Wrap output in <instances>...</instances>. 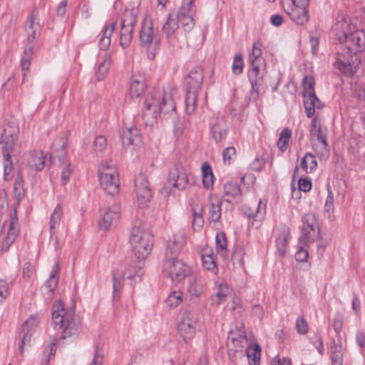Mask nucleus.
<instances>
[{"label":"nucleus","instance_id":"23","mask_svg":"<svg viewBox=\"0 0 365 365\" xmlns=\"http://www.w3.org/2000/svg\"><path fill=\"white\" fill-rule=\"evenodd\" d=\"M146 90L145 78L142 75L133 76L130 84V96L132 98H139Z\"/></svg>","mask_w":365,"mask_h":365},{"label":"nucleus","instance_id":"19","mask_svg":"<svg viewBox=\"0 0 365 365\" xmlns=\"http://www.w3.org/2000/svg\"><path fill=\"white\" fill-rule=\"evenodd\" d=\"M232 292V289L225 282H216L215 292L210 297L211 305L216 307L226 302L231 297Z\"/></svg>","mask_w":365,"mask_h":365},{"label":"nucleus","instance_id":"57","mask_svg":"<svg viewBox=\"0 0 365 365\" xmlns=\"http://www.w3.org/2000/svg\"><path fill=\"white\" fill-rule=\"evenodd\" d=\"M182 299V293L180 292H173L169 294L166 299L168 305L170 307H175L179 305Z\"/></svg>","mask_w":365,"mask_h":365},{"label":"nucleus","instance_id":"58","mask_svg":"<svg viewBox=\"0 0 365 365\" xmlns=\"http://www.w3.org/2000/svg\"><path fill=\"white\" fill-rule=\"evenodd\" d=\"M215 242L217 252H225L227 249V240L225 235L222 232L217 233L215 237Z\"/></svg>","mask_w":365,"mask_h":365},{"label":"nucleus","instance_id":"8","mask_svg":"<svg viewBox=\"0 0 365 365\" xmlns=\"http://www.w3.org/2000/svg\"><path fill=\"white\" fill-rule=\"evenodd\" d=\"M336 66L344 74L351 76L359 68L360 59L356 53L344 47L337 54Z\"/></svg>","mask_w":365,"mask_h":365},{"label":"nucleus","instance_id":"4","mask_svg":"<svg viewBox=\"0 0 365 365\" xmlns=\"http://www.w3.org/2000/svg\"><path fill=\"white\" fill-rule=\"evenodd\" d=\"M19 129L14 122L8 123L4 129V133L0 138V151L3 156L4 175L6 180H11L13 175V162L11 153H14L17 144Z\"/></svg>","mask_w":365,"mask_h":365},{"label":"nucleus","instance_id":"49","mask_svg":"<svg viewBox=\"0 0 365 365\" xmlns=\"http://www.w3.org/2000/svg\"><path fill=\"white\" fill-rule=\"evenodd\" d=\"M113 212L111 208H108L104 213L103 217L99 221V227L101 230L106 231L109 229L113 220Z\"/></svg>","mask_w":365,"mask_h":365},{"label":"nucleus","instance_id":"43","mask_svg":"<svg viewBox=\"0 0 365 365\" xmlns=\"http://www.w3.org/2000/svg\"><path fill=\"white\" fill-rule=\"evenodd\" d=\"M202 175L203 186L209 189L213 185V174L210 166L207 163H204L202 165Z\"/></svg>","mask_w":365,"mask_h":365},{"label":"nucleus","instance_id":"32","mask_svg":"<svg viewBox=\"0 0 365 365\" xmlns=\"http://www.w3.org/2000/svg\"><path fill=\"white\" fill-rule=\"evenodd\" d=\"M311 141L327 140L326 129H323L319 119L314 118L310 128Z\"/></svg>","mask_w":365,"mask_h":365},{"label":"nucleus","instance_id":"60","mask_svg":"<svg viewBox=\"0 0 365 365\" xmlns=\"http://www.w3.org/2000/svg\"><path fill=\"white\" fill-rule=\"evenodd\" d=\"M296 329L299 334H305L308 331V324L303 317H299L296 321Z\"/></svg>","mask_w":365,"mask_h":365},{"label":"nucleus","instance_id":"21","mask_svg":"<svg viewBox=\"0 0 365 365\" xmlns=\"http://www.w3.org/2000/svg\"><path fill=\"white\" fill-rule=\"evenodd\" d=\"M185 241V236L183 232H178L175 233L168 241L165 257H178L184 247Z\"/></svg>","mask_w":365,"mask_h":365},{"label":"nucleus","instance_id":"24","mask_svg":"<svg viewBox=\"0 0 365 365\" xmlns=\"http://www.w3.org/2000/svg\"><path fill=\"white\" fill-rule=\"evenodd\" d=\"M168 182L173 187L182 190L187 183V178L182 169L175 168L170 171Z\"/></svg>","mask_w":365,"mask_h":365},{"label":"nucleus","instance_id":"38","mask_svg":"<svg viewBox=\"0 0 365 365\" xmlns=\"http://www.w3.org/2000/svg\"><path fill=\"white\" fill-rule=\"evenodd\" d=\"M247 356L250 365H259L260 362L261 349L259 345L247 346Z\"/></svg>","mask_w":365,"mask_h":365},{"label":"nucleus","instance_id":"48","mask_svg":"<svg viewBox=\"0 0 365 365\" xmlns=\"http://www.w3.org/2000/svg\"><path fill=\"white\" fill-rule=\"evenodd\" d=\"M63 213V207L58 203L51 215L49 229L52 230L56 225H59Z\"/></svg>","mask_w":365,"mask_h":365},{"label":"nucleus","instance_id":"11","mask_svg":"<svg viewBox=\"0 0 365 365\" xmlns=\"http://www.w3.org/2000/svg\"><path fill=\"white\" fill-rule=\"evenodd\" d=\"M319 227L314 213L306 214L302 220V235L301 242H314L319 238Z\"/></svg>","mask_w":365,"mask_h":365},{"label":"nucleus","instance_id":"1","mask_svg":"<svg viewBox=\"0 0 365 365\" xmlns=\"http://www.w3.org/2000/svg\"><path fill=\"white\" fill-rule=\"evenodd\" d=\"M130 243L135 256L139 260H145L153 245V235L149 224L141 219H135L130 227Z\"/></svg>","mask_w":365,"mask_h":365},{"label":"nucleus","instance_id":"5","mask_svg":"<svg viewBox=\"0 0 365 365\" xmlns=\"http://www.w3.org/2000/svg\"><path fill=\"white\" fill-rule=\"evenodd\" d=\"M52 321L56 329H61V338L65 339L77 335L81 320L75 314L74 307L65 309L59 304L58 309L52 313Z\"/></svg>","mask_w":365,"mask_h":365},{"label":"nucleus","instance_id":"26","mask_svg":"<svg viewBox=\"0 0 365 365\" xmlns=\"http://www.w3.org/2000/svg\"><path fill=\"white\" fill-rule=\"evenodd\" d=\"M227 340H230V346L231 348L234 346L233 343L237 340L240 341L242 345L248 344V340L244 329V324L242 322H240L235 328L230 330Z\"/></svg>","mask_w":365,"mask_h":365},{"label":"nucleus","instance_id":"54","mask_svg":"<svg viewBox=\"0 0 365 365\" xmlns=\"http://www.w3.org/2000/svg\"><path fill=\"white\" fill-rule=\"evenodd\" d=\"M58 282V276H54L53 274H50L49 278L45 282L42 288L45 289L47 294H48L50 296H51L57 286Z\"/></svg>","mask_w":365,"mask_h":365},{"label":"nucleus","instance_id":"33","mask_svg":"<svg viewBox=\"0 0 365 365\" xmlns=\"http://www.w3.org/2000/svg\"><path fill=\"white\" fill-rule=\"evenodd\" d=\"M204 291V282L197 277H192L187 286V293L191 297H199Z\"/></svg>","mask_w":365,"mask_h":365},{"label":"nucleus","instance_id":"37","mask_svg":"<svg viewBox=\"0 0 365 365\" xmlns=\"http://www.w3.org/2000/svg\"><path fill=\"white\" fill-rule=\"evenodd\" d=\"M289 237V230L284 228L276 238L277 251L281 257H284L286 255Z\"/></svg>","mask_w":365,"mask_h":365},{"label":"nucleus","instance_id":"15","mask_svg":"<svg viewBox=\"0 0 365 365\" xmlns=\"http://www.w3.org/2000/svg\"><path fill=\"white\" fill-rule=\"evenodd\" d=\"M39 323L36 316H31L23 324L21 332L19 334V349L21 354L24 353V346L29 345L31 338Z\"/></svg>","mask_w":365,"mask_h":365},{"label":"nucleus","instance_id":"30","mask_svg":"<svg viewBox=\"0 0 365 365\" xmlns=\"http://www.w3.org/2000/svg\"><path fill=\"white\" fill-rule=\"evenodd\" d=\"M224 196L227 201H238L241 198L242 192L236 182H228L225 184L223 189Z\"/></svg>","mask_w":365,"mask_h":365},{"label":"nucleus","instance_id":"25","mask_svg":"<svg viewBox=\"0 0 365 365\" xmlns=\"http://www.w3.org/2000/svg\"><path fill=\"white\" fill-rule=\"evenodd\" d=\"M266 205L259 200L257 205H247L244 207V212L249 218H254L255 221L260 222L264 217Z\"/></svg>","mask_w":365,"mask_h":365},{"label":"nucleus","instance_id":"3","mask_svg":"<svg viewBox=\"0 0 365 365\" xmlns=\"http://www.w3.org/2000/svg\"><path fill=\"white\" fill-rule=\"evenodd\" d=\"M144 105L143 117L145 123L150 125L156 121L158 114L160 113L169 114L175 110V104L170 91H165L163 94L150 93L145 98Z\"/></svg>","mask_w":365,"mask_h":365},{"label":"nucleus","instance_id":"59","mask_svg":"<svg viewBox=\"0 0 365 365\" xmlns=\"http://www.w3.org/2000/svg\"><path fill=\"white\" fill-rule=\"evenodd\" d=\"M56 352V344L51 343L43 353V358L42 359V365H48V361L52 356H54Z\"/></svg>","mask_w":365,"mask_h":365},{"label":"nucleus","instance_id":"50","mask_svg":"<svg viewBox=\"0 0 365 365\" xmlns=\"http://www.w3.org/2000/svg\"><path fill=\"white\" fill-rule=\"evenodd\" d=\"M291 134L292 132L288 128L283 129L280 133L279 138L277 141V147L282 152H284L286 150Z\"/></svg>","mask_w":365,"mask_h":365},{"label":"nucleus","instance_id":"47","mask_svg":"<svg viewBox=\"0 0 365 365\" xmlns=\"http://www.w3.org/2000/svg\"><path fill=\"white\" fill-rule=\"evenodd\" d=\"M334 196L331 190H328V195L327 197L325 205H324V214L327 218L330 220H334Z\"/></svg>","mask_w":365,"mask_h":365},{"label":"nucleus","instance_id":"64","mask_svg":"<svg viewBox=\"0 0 365 365\" xmlns=\"http://www.w3.org/2000/svg\"><path fill=\"white\" fill-rule=\"evenodd\" d=\"M106 139L103 135L97 136L93 142L95 149L98 151H102L106 147Z\"/></svg>","mask_w":365,"mask_h":365},{"label":"nucleus","instance_id":"45","mask_svg":"<svg viewBox=\"0 0 365 365\" xmlns=\"http://www.w3.org/2000/svg\"><path fill=\"white\" fill-rule=\"evenodd\" d=\"M197 105V92L195 91H187L185 99V110L187 114H192Z\"/></svg>","mask_w":365,"mask_h":365},{"label":"nucleus","instance_id":"46","mask_svg":"<svg viewBox=\"0 0 365 365\" xmlns=\"http://www.w3.org/2000/svg\"><path fill=\"white\" fill-rule=\"evenodd\" d=\"M194 0H183V4L177 14L178 17H183L189 15V13L195 14V6L193 5Z\"/></svg>","mask_w":365,"mask_h":365},{"label":"nucleus","instance_id":"6","mask_svg":"<svg viewBox=\"0 0 365 365\" xmlns=\"http://www.w3.org/2000/svg\"><path fill=\"white\" fill-rule=\"evenodd\" d=\"M38 16V10L34 9L25 22L24 28L27 36L28 47L24 49L21 60V67L24 72L29 69L33 55V42L40 35L41 25Z\"/></svg>","mask_w":365,"mask_h":365},{"label":"nucleus","instance_id":"18","mask_svg":"<svg viewBox=\"0 0 365 365\" xmlns=\"http://www.w3.org/2000/svg\"><path fill=\"white\" fill-rule=\"evenodd\" d=\"M307 6L302 5V4L292 3L287 9L286 12L292 21L297 24L304 25L309 19Z\"/></svg>","mask_w":365,"mask_h":365},{"label":"nucleus","instance_id":"56","mask_svg":"<svg viewBox=\"0 0 365 365\" xmlns=\"http://www.w3.org/2000/svg\"><path fill=\"white\" fill-rule=\"evenodd\" d=\"M195 15V14H192L191 13H189V15L186 16L178 17V22H181L182 26L185 31H190L193 29L195 26L193 17Z\"/></svg>","mask_w":365,"mask_h":365},{"label":"nucleus","instance_id":"28","mask_svg":"<svg viewBox=\"0 0 365 365\" xmlns=\"http://www.w3.org/2000/svg\"><path fill=\"white\" fill-rule=\"evenodd\" d=\"M227 124L223 118L217 119L211 127L212 136L216 143L221 142L227 135Z\"/></svg>","mask_w":365,"mask_h":365},{"label":"nucleus","instance_id":"36","mask_svg":"<svg viewBox=\"0 0 365 365\" xmlns=\"http://www.w3.org/2000/svg\"><path fill=\"white\" fill-rule=\"evenodd\" d=\"M179 28L178 16L175 14H169L166 22L163 24V31L167 38L173 36Z\"/></svg>","mask_w":365,"mask_h":365},{"label":"nucleus","instance_id":"7","mask_svg":"<svg viewBox=\"0 0 365 365\" xmlns=\"http://www.w3.org/2000/svg\"><path fill=\"white\" fill-rule=\"evenodd\" d=\"M163 272L173 282H180L187 276L190 267L178 257H165Z\"/></svg>","mask_w":365,"mask_h":365},{"label":"nucleus","instance_id":"31","mask_svg":"<svg viewBox=\"0 0 365 365\" xmlns=\"http://www.w3.org/2000/svg\"><path fill=\"white\" fill-rule=\"evenodd\" d=\"M221 217V201L217 197H211L210 200L209 207V217L210 222L217 224L219 222Z\"/></svg>","mask_w":365,"mask_h":365},{"label":"nucleus","instance_id":"9","mask_svg":"<svg viewBox=\"0 0 365 365\" xmlns=\"http://www.w3.org/2000/svg\"><path fill=\"white\" fill-rule=\"evenodd\" d=\"M197 319L195 314L184 311L178 325V332L185 342L192 339L196 333Z\"/></svg>","mask_w":365,"mask_h":365},{"label":"nucleus","instance_id":"52","mask_svg":"<svg viewBox=\"0 0 365 365\" xmlns=\"http://www.w3.org/2000/svg\"><path fill=\"white\" fill-rule=\"evenodd\" d=\"M110 66V56H105L104 61L101 63V64L98 66L97 73H96V78L98 81H101L103 79L105 76L106 75L109 68Z\"/></svg>","mask_w":365,"mask_h":365},{"label":"nucleus","instance_id":"55","mask_svg":"<svg viewBox=\"0 0 365 365\" xmlns=\"http://www.w3.org/2000/svg\"><path fill=\"white\" fill-rule=\"evenodd\" d=\"M244 68L243 56L242 54H236L233 59L232 71L235 75H240Z\"/></svg>","mask_w":365,"mask_h":365},{"label":"nucleus","instance_id":"51","mask_svg":"<svg viewBox=\"0 0 365 365\" xmlns=\"http://www.w3.org/2000/svg\"><path fill=\"white\" fill-rule=\"evenodd\" d=\"M311 242H302L301 238L299 239V245H298V250L295 254V258L299 262H305L309 256L308 251L307 249V247L309 244Z\"/></svg>","mask_w":365,"mask_h":365},{"label":"nucleus","instance_id":"13","mask_svg":"<svg viewBox=\"0 0 365 365\" xmlns=\"http://www.w3.org/2000/svg\"><path fill=\"white\" fill-rule=\"evenodd\" d=\"M112 160L103 162L98 168V177L101 188L109 195L114 193V182Z\"/></svg>","mask_w":365,"mask_h":365},{"label":"nucleus","instance_id":"2","mask_svg":"<svg viewBox=\"0 0 365 365\" xmlns=\"http://www.w3.org/2000/svg\"><path fill=\"white\" fill-rule=\"evenodd\" d=\"M336 38L344 43V47L352 53L365 51V29H358L351 24L350 19L339 17L333 27Z\"/></svg>","mask_w":365,"mask_h":365},{"label":"nucleus","instance_id":"44","mask_svg":"<svg viewBox=\"0 0 365 365\" xmlns=\"http://www.w3.org/2000/svg\"><path fill=\"white\" fill-rule=\"evenodd\" d=\"M317 166V160L312 153L306 154L302 160L301 168L307 173H312Z\"/></svg>","mask_w":365,"mask_h":365},{"label":"nucleus","instance_id":"35","mask_svg":"<svg viewBox=\"0 0 365 365\" xmlns=\"http://www.w3.org/2000/svg\"><path fill=\"white\" fill-rule=\"evenodd\" d=\"M304 105L307 117L311 118L315 112L316 108H321L322 104L316 95L304 96Z\"/></svg>","mask_w":365,"mask_h":365},{"label":"nucleus","instance_id":"20","mask_svg":"<svg viewBox=\"0 0 365 365\" xmlns=\"http://www.w3.org/2000/svg\"><path fill=\"white\" fill-rule=\"evenodd\" d=\"M19 234V227L18 218L15 215L11 217V222L9 224V230L6 236L3 237L1 240V252L5 253L6 252L10 246L14 242L17 236Z\"/></svg>","mask_w":365,"mask_h":365},{"label":"nucleus","instance_id":"61","mask_svg":"<svg viewBox=\"0 0 365 365\" xmlns=\"http://www.w3.org/2000/svg\"><path fill=\"white\" fill-rule=\"evenodd\" d=\"M34 267L31 262H26L23 267V277L25 279L29 280L34 274Z\"/></svg>","mask_w":365,"mask_h":365},{"label":"nucleus","instance_id":"63","mask_svg":"<svg viewBox=\"0 0 365 365\" xmlns=\"http://www.w3.org/2000/svg\"><path fill=\"white\" fill-rule=\"evenodd\" d=\"M73 171L71 165L70 163H66L64 168L61 171V179L63 181V184L65 185L68 182L70 175Z\"/></svg>","mask_w":365,"mask_h":365},{"label":"nucleus","instance_id":"34","mask_svg":"<svg viewBox=\"0 0 365 365\" xmlns=\"http://www.w3.org/2000/svg\"><path fill=\"white\" fill-rule=\"evenodd\" d=\"M344 357V347L341 341H333L331 346V365H342Z\"/></svg>","mask_w":365,"mask_h":365},{"label":"nucleus","instance_id":"39","mask_svg":"<svg viewBox=\"0 0 365 365\" xmlns=\"http://www.w3.org/2000/svg\"><path fill=\"white\" fill-rule=\"evenodd\" d=\"M233 347L230 346V340L227 341V347L228 351L229 358L232 361H235L238 358L242 356L243 349L246 348L247 345H242L240 341L237 340L233 343Z\"/></svg>","mask_w":365,"mask_h":365},{"label":"nucleus","instance_id":"12","mask_svg":"<svg viewBox=\"0 0 365 365\" xmlns=\"http://www.w3.org/2000/svg\"><path fill=\"white\" fill-rule=\"evenodd\" d=\"M251 69L249 71V80L252 91L258 96L259 86L262 84L266 68L265 61L263 58H249Z\"/></svg>","mask_w":365,"mask_h":365},{"label":"nucleus","instance_id":"53","mask_svg":"<svg viewBox=\"0 0 365 365\" xmlns=\"http://www.w3.org/2000/svg\"><path fill=\"white\" fill-rule=\"evenodd\" d=\"M304 96H314V80L311 76H306L303 80Z\"/></svg>","mask_w":365,"mask_h":365},{"label":"nucleus","instance_id":"22","mask_svg":"<svg viewBox=\"0 0 365 365\" xmlns=\"http://www.w3.org/2000/svg\"><path fill=\"white\" fill-rule=\"evenodd\" d=\"M46 155L41 150H32L25 155V161L28 166L41 171L43 169Z\"/></svg>","mask_w":365,"mask_h":365},{"label":"nucleus","instance_id":"17","mask_svg":"<svg viewBox=\"0 0 365 365\" xmlns=\"http://www.w3.org/2000/svg\"><path fill=\"white\" fill-rule=\"evenodd\" d=\"M140 41V43L148 50L153 48V42H157L156 32L153 29V24L150 18H145L142 23Z\"/></svg>","mask_w":365,"mask_h":365},{"label":"nucleus","instance_id":"62","mask_svg":"<svg viewBox=\"0 0 365 365\" xmlns=\"http://www.w3.org/2000/svg\"><path fill=\"white\" fill-rule=\"evenodd\" d=\"M236 151L235 148L228 147L223 150L222 156L225 163L230 164L232 157L235 155Z\"/></svg>","mask_w":365,"mask_h":365},{"label":"nucleus","instance_id":"16","mask_svg":"<svg viewBox=\"0 0 365 365\" xmlns=\"http://www.w3.org/2000/svg\"><path fill=\"white\" fill-rule=\"evenodd\" d=\"M120 139L123 148L133 146L135 148L143 143L140 130L135 126L124 128L120 132Z\"/></svg>","mask_w":365,"mask_h":365},{"label":"nucleus","instance_id":"27","mask_svg":"<svg viewBox=\"0 0 365 365\" xmlns=\"http://www.w3.org/2000/svg\"><path fill=\"white\" fill-rule=\"evenodd\" d=\"M202 265L207 270L216 273L217 267L214 257V252L210 247L205 246L201 251Z\"/></svg>","mask_w":365,"mask_h":365},{"label":"nucleus","instance_id":"29","mask_svg":"<svg viewBox=\"0 0 365 365\" xmlns=\"http://www.w3.org/2000/svg\"><path fill=\"white\" fill-rule=\"evenodd\" d=\"M192 228L195 231H199L202 228L204 219L202 217V206L200 201L192 204Z\"/></svg>","mask_w":365,"mask_h":365},{"label":"nucleus","instance_id":"42","mask_svg":"<svg viewBox=\"0 0 365 365\" xmlns=\"http://www.w3.org/2000/svg\"><path fill=\"white\" fill-rule=\"evenodd\" d=\"M114 31V22H112L108 27L105 28L104 31L99 40L101 50L106 51L110 45V36Z\"/></svg>","mask_w":365,"mask_h":365},{"label":"nucleus","instance_id":"41","mask_svg":"<svg viewBox=\"0 0 365 365\" xmlns=\"http://www.w3.org/2000/svg\"><path fill=\"white\" fill-rule=\"evenodd\" d=\"M313 150L319 158H327L329 155V150L327 140L312 142Z\"/></svg>","mask_w":365,"mask_h":365},{"label":"nucleus","instance_id":"40","mask_svg":"<svg viewBox=\"0 0 365 365\" xmlns=\"http://www.w3.org/2000/svg\"><path fill=\"white\" fill-rule=\"evenodd\" d=\"M188 86L187 91H195L200 87L202 83V75L201 72H192L186 78Z\"/></svg>","mask_w":365,"mask_h":365},{"label":"nucleus","instance_id":"10","mask_svg":"<svg viewBox=\"0 0 365 365\" xmlns=\"http://www.w3.org/2000/svg\"><path fill=\"white\" fill-rule=\"evenodd\" d=\"M136 22V15L133 10H125L121 20L120 31V45L122 48H127L132 39V33L134 24Z\"/></svg>","mask_w":365,"mask_h":365},{"label":"nucleus","instance_id":"14","mask_svg":"<svg viewBox=\"0 0 365 365\" xmlns=\"http://www.w3.org/2000/svg\"><path fill=\"white\" fill-rule=\"evenodd\" d=\"M135 187L137 200L140 205L145 207L150 202L152 195L147 177L139 174L135 178Z\"/></svg>","mask_w":365,"mask_h":365}]
</instances>
